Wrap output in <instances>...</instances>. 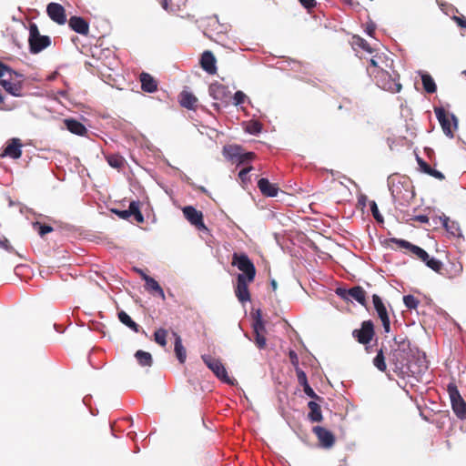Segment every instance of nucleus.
Masks as SVG:
<instances>
[{
    "instance_id": "nucleus-1",
    "label": "nucleus",
    "mask_w": 466,
    "mask_h": 466,
    "mask_svg": "<svg viewBox=\"0 0 466 466\" xmlns=\"http://www.w3.org/2000/svg\"><path fill=\"white\" fill-rule=\"evenodd\" d=\"M390 242L396 243L400 248L409 249L412 254H414L418 258H420L422 262H424L427 267L431 268L433 271L441 274L442 270V262L434 258H430L429 254L421 248L411 244L410 242L400 239V238H390Z\"/></svg>"
},
{
    "instance_id": "nucleus-2",
    "label": "nucleus",
    "mask_w": 466,
    "mask_h": 466,
    "mask_svg": "<svg viewBox=\"0 0 466 466\" xmlns=\"http://www.w3.org/2000/svg\"><path fill=\"white\" fill-rule=\"evenodd\" d=\"M231 265L241 271L238 276H241L248 281H254L256 278V268L246 253H233Z\"/></svg>"
},
{
    "instance_id": "nucleus-3",
    "label": "nucleus",
    "mask_w": 466,
    "mask_h": 466,
    "mask_svg": "<svg viewBox=\"0 0 466 466\" xmlns=\"http://www.w3.org/2000/svg\"><path fill=\"white\" fill-rule=\"evenodd\" d=\"M394 342L398 344V348L391 350L390 361L395 366L396 370H402L409 361L410 342L405 339L398 340L397 338H394Z\"/></svg>"
},
{
    "instance_id": "nucleus-4",
    "label": "nucleus",
    "mask_w": 466,
    "mask_h": 466,
    "mask_svg": "<svg viewBox=\"0 0 466 466\" xmlns=\"http://www.w3.org/2000/svg\"><path fill=\"white\" fill-rule=\"evenodd\" d=\"M373 73V78L375 80L376 85L387 91L391 93H398L401 90V84L399 82V76H392L388 71L384 68L378 72Z\"/></svg>"
},
{
    "instance_id": "nucleus-5",
    "label": "nucleus",
    "mask_w": 466,
    "mask_h": 466,
    "mask_svg": "<svg viewBox=\"0 0 466 466\" xmlns=\"http://www.w3.org/2000/svg\"><path fill=\"white\" fill-rule=\"evenodd\" d=\"M28 43L30 52L32 54H38L51 45V38L48 35H40L36 24L31 23L29 25Z\"/></svg>"
},
{
    "instance_id": "nucleus-6",
    "label": "nucleus",
    "mask_w": 466,
    "mask_h": 466,
    "mask_svg": "<svg viewBox=\"0 0 466 466\" xmlns=\"http://www.w3.org/2000/svg\"><path fill=\"white\" fill-rule=\"evenodd\" d=\"M448 393L451 402V408L456 416L463 420L466 418V402L461 396L456 385H448Z\"/></svg>"
},
{
    "instance_id": "nucleus-7",
    "label": "nucleus",
    "mask_w": 466,
    "mask_h": 466,
    "mask_svg": "<svg viewBox=\"0 0 466 466\" xmlns=\"http://www.w3.org/2000/svg\"><path fill=\"white\" fill-rule=\"evenodd\" d=\"M435 115L439 120L443 133L452 138L454 137L452 130V124L457 127V118L454 115H450L443 107H436Z\"/></svg>"
},
{
    "instance_id": "nucleus-8",
    "label": "nucleus",
    "mask_w": 466,
    "mask_h": 466,
    "mask_svg": "<svg viewBox=\"0 0 466 466\" xmlns=\"http://www.w3.org/2000/svg\"><path fill=\"white\" fill-rule=\"evenodd\" d=\"M375 336L374 324L371 320H364L360 329L352 331V337L362 345H368Z\"/></svg>"
},
{
    "instance_id": "nucleus-9",
    "label": "nucleus",
    "mask_w": 466,
    "mask_h": 466,
    "mask_svg": "<svg viewBox=\"0 0 466 466\" xmlns=\"http://www.w3.org/2000/svg\"><path fill=\"white\" fill-rule=\"evenodd\" d=\"M202 360L204 363L214 372V374L222 381L228 383V384H233L230 378L228 375V372L222 364V362L210 356V355H203Z\"/></svg>"
},
{
    "instance_id": "nucleus-10",
    "label": "nucleus",
    "mask_w": 466,
    "mask_h": 466,
    "mask_svg": "<svg viewBox=\"0 0 466 466\" xmlns=\"http://www.w3.org/2000/svg\"><path fill=\"white\" fill-rule=\"evenodd\" d=\"M336 294L345 300H349L350 297L358 301L361 306L366 307L367 305L366 291L360 286H355L349 289L338 288L336 289Z\"/></svg>"
},
{
    "instance_id": "nucleus-11",
    "label": "nucleus",
    "mask_w": 466,
    "mask_h": 466,
    "mask_svg": "<svg viewBox=\"0 0 466 466\" xmlns=\"http://www.w3.org/2000/svg\"><path fill=\"white\" fill-rule=\"evenodd\" d=\"M372 302L376 313L382 323L384 332L389 333L390 331V319L386 306L381 298L377 294L372 296Z\"/></svg>"
},
{
    "instance_id": "nucleus-12",
    "label": "nucleus",
    "mask_w": 466,
    "mask_h": 466,
    "mask_svg": "<svg viewBox=\"0 0 466 466\" xmlns=\"http://www.w3.org/2000/svg\"><path fill=\"white\" fill-rule=\"evenodd\" d=\"M187 220L198 230H208L204 224L203 213L192 206H187L182 209Z\"/></svg>"
},
{
    "instance_id": "nucleus-13",
    "label": "nucleus",
    "mask_w": 466,
    "mask_h": 466,
    "mask_svg": "<svg viewBox=\"0 0 466 466\" xmlns=\"http://www.w3.org/2000/svg\"><path fill=\"white\" fill-rule=\"evenodd\" d=\"M312 432L319 440V446L324 449H330L335 444L336 439L334 434L321 426H315L312 428Z\"/></svg>"
},
{
    "instance_id": "nucleus-14",
    "label": "nucleus",
    "mask_w": 466,
    "mask_h": 466,
    "mask_svg": "<svg viewBox=\"0 0 466 466\" xmlns=\"http://www.w3.org/2000/svg\"><path fill=\"white\" fill-rule=\"evenodd\" d=\"M23 144L19 138H11L6 142V145L0 154L1 157H10L18 159L22 156Z\"/></svg>"
},
{
    "instance_id": "nucleus-15",
    "label": "nucleus",
    "mask_w": 466,
    "mask_h": 466,
    "mask_svg": "<svg viewBox=\"0 0 466 466\" xmlns=\"http://www.w3.org/2000/svg\"><path fill=\"white\" fill-rule=\"evenodd\" d=\"M208 93L213 99L224 103H228V100L230 98L231 95L228 87L218 82L212 83L209 86Z\"/></svg>"
},
{
    "instance_id": "nucleus-16",
    "label": "nucleus",
    "mask_w": 466,
    "mask_h": 466,
    "mask_svg": "<svg viewBox=\"0 0 466 466\" xmlns=\"http://www.w3.org/2000/svg\"><path fill=\"white\" fill-rule=\"evenodd\" d=\"M114 212L123 219H127L130 216H134L135 220L137 223L144 222V217L140 211L139 201H131L127 210H114Z\"/></svg>"
},
{
    "instance_id": "nucleus-17",
    "label": "nucleus",
    "mask_w": 466,
    "mask_h": 466,
    "mask_svg": "<svg viewBox=\"0 0 466 466\" xmlns=\"http://www.w3.org/2000/svg\"><path fill=\"white\" fill-rule=\"evenodd\" d=\"M253 281H248L241 276H237V285L235 287V295L238 301L242 304L250 301V293L248 289V284Z\"/></svg>"
},
{
    "instance_id": "nucleus-18",
    "label": "nucleus",
    "mask_w": 466,
    "mask_h": 466,
    "mask_svg": "<svg viewBox=\"0 0 466 466\" xmlns=\"http://www.w3.org/2000/svg\"><path fill=\"white\" fill-rule=\"evenodd\" d=\"M400 183L395 184L393 183L390 187L391 194L394 198L397 200H404L408 201L409 199L413 198L412 187L409 181L405 182V185H402L403 190L400 187Z\"/></svg>"
},
{
    "instance_id": "nucleus-19",
    "label": "nucleus",
    "mask_w": 466,
    "mask_h": 466,
    "mask_svg": "<svg viewBox=\"0 0 466 466\" xmlns=\"http://www.w3.org/2000/svg\"><path fill=\"white\" fill-rule=\"evenodd\" d=\"M46 13L50 19L58 25H64L66 22V10L60 4H48Z\"/></svg>"
},
{
    "instance_id": "nucleus-20",
    "label": "nucleus",
    "mask_w": 466,
    "mask_h": 466,
    "mask_svg": "<svg viewBox=\"0 0 466 466\" xmlns=\"http://www.w3.org/2000/svg\"><path fill=\"white\" fill-rule=\"evenodd\" d=\"M441 275L448 279H455L463 271L462 263L459 260L449 261L445 268L442 267Z\"/></svg>"
},
{
    "instance_id": "nucleus-21",
    "label": "nucleus",
    "mask_w": 466,
    "mask_h": 466,
    "mask_svg": "<svg viewBox=\"0 0 466 466\" xmlns=\"http://www.w3.org/2000/svg\"><path fill=\"white\" fill-rule=\"evenodd\" d=\"M200 66L207 73L210 75L216 74V57L211 51L207 50L201 55Z\"/></svg>"
},
{
    "instance_id": "nucleus-22",
    "label": "nucleus",
    "mask_w": 466,
    "mask_h": 466,
    "mask_svg": "<svg viewBox=\"0 0 466 466\" xmlns=\"http://www.w3.org/2000/svg\"><path fill=\"white\" fill-rule=\"evenodd\" d=\"M69 27L83 35H87L89 32V25L88 23L80 16H71L68 21Z\"/></svg>"
},
{
    "instance_id": "nucleus-23",
    "label": "nucleus",
    "mask_w": 466,
    "mask_h": 466,
    "mask_svg": "<svg viewBox=\"0 0 466 466\" xmlns=\"http://www.w3.org/2000/svg\"><path fill=\"white\" fill-rule=\"evenodd\" d=\"M258 187L263 196L269 198L276 197L279 191L278 186L270 183L268 178H260L258 181Z\"/></svg>"
},
{
    "instance_id": "nucleus-24",
    "label": "nucleus",
    "mask_w": 466,
    "mask_h": 466,
    "mask_svg": "<svg viewBox=\"0 0 466 466\" xmlns=\"http://www.w3.org/2000/svg\"><path fill=\"white\" fill-rule=\"evenodd\" d=\"M139 79L143 91L153 93L157 90V82L150 74L143 72L140 74Z\"/></svg>"
},
{
    "instance_id": "nucleus-25",
    "label": "nucleus",
    "mask_w": 466,
    "mask_h": 466,
    "mask_svg": "<svg viewBox=\"0 0 466 466\" xmlns=\"http://www.w3.org/2000/svg\"><path fill=\"white\" fill-rule=\"evenodd\" d=\"M383 65H386L385 56L376 54L370 60V65L367 66V72L370 76H373L374 72H378L383 68Z\"/></svg>"
},
{
    "instance_id": "nucleus-26",
    "label": "nucleus",
    "mask_w": 466,
    "mask_h": 466,
    "mask_svg": "<svg viewBox=\"0 0 466 466\" xmlns=\"http://www.w3.org/2000/svg\"><path fill=\"white\" fill-rule=\"evenodd\" d=\"M179 103L181 106L187 109H195L198 104V98L189 91L183 90L179 94Z\"/></svg>"
},
{
    "instance_id": "nucleus-27",
    "label": "nucleus",
    "mask_w": 466,
    "mask_h": 466,
    "mask_svg": "<svg viewBox=\"0 0 466 466\" xmlns=\"http://www.w3.org/2000/svg\"><path fill=\"white\" fill-rule=\"evenodd\" d=\"M142 278L146 281L145 287L147 290L152 292L153 294L158 295L162 299L165 298L164 290L156 279L144 273H142Z\"/></svg>"
},
{
    "instance_id": "nucleus-28",
    "label": "nucleus",
    "mask_w": 466,
    "mask_h": 466,
    "mask_svg": "<svg viewBox=\"0 0 466 466\" xmlns=\"http://www.w3.org/2000/svg\"><path fill=\"white\" fill-rule=\"evenodd\" d=\"M173 336L175 338V354L178 360V361L183 364L186 361L187 359V351L184 346L182 345V339L181 337L176 332L173 331Z\"/></svg>"
},
{
    "instance_id": "nucleus-29",
    "label": "nucleus",
    "mask_w": 466,
    "mask_h": 466,
    "mask_svg": "<svg viewBox=\"0 0 466 466\" xmlns=\"http://www.w3.org/2000/svg\"><path fill=\"white\" fill-rule=\"evenodd\" d=\"M65 124L66 128L73 134L77 136H85L87 133L86 127L76 119H66Z\"/></svg>"
},
{
    "instance_id": "nucleus-30",
    "label": "nucleus",
    "mask_w": 466,
    "mask_h": 466,
    "mask_svg": "<svg viewBox=\"0 0 466 466\" xmlns=\"http://www.w3.org/2000/svg\"><path fill=\"white\" fill-rule=\"evenodd\" d=\"M308 407L309 409V412L308 414V419L311 422H320L323 420L322 412L320 406L313 400H310L308 403Z\"/></svg>"
},
{
    "instance_id": "nucleus-31",
    "label": "nucleus",
    "mask_w": 466,
    "mask_h": 466,
    "mask_svg": "<svg viewBox=\"0 0 466 466\" xmlns=\"http://www.w3.org/2000/svg\"><path fill=\"white\" fill-rule=\"evenodd\" d=\"M242 147L236 145H230L228 147H224L223 153L228 159L232 161L233 163H237L238 157L240 156V151Z\"/></svg>"
},
{
    "instance_id": "nucleus-32",
    "label": "nucleus",
    "mask_w": 466,
    "mask_h": 466,
    "mask_svg": "<svg viewBox=\"0 0 466 466\" xmlns=\"http://www.w3.org/2000/svg\"><path fill=\"white\" fill-rule=\"evenodd\" d=\"M135 358L142 367H151L153 364V358L149 352L139 350L135 353Z\"/></svg>"
},
{
    "instance_id": "nucleus-33",
    "label": "nucleus",
    "mask_w": 466,
    "mask_h": 466,
    "mask_svg": "<svg viewBox=\"0 0 466 466\" xmlns=\"http://www.w3.org/2000/svg\"><path fill=\"white\" fill-rule=\"evenodd\" d=\"M421 81L424 90L429 94H433L437 90L434 79L428 73L421 74Z\"/></svg>"
},
{
    "instance_id": "nucleus-34",
    "label": "nucleus",
    "mask_w": 466,
    "mask_h": 466,
    "mask_svg": "<svg viewBox=\"0 0 466 466\" xmlns=\"http://www.w3.org/2000/svg\"><path fill=\"white\" fill-rule=\"evenodd\" d=\"M108 165L114 168H123L126 163L125 158L119 154H109L106 156Z\"/></svg>"
},
{
    "instance_id": "nucleus-35",
    "label": "nucleus",
    "mask_w": 466,
    "mask_h": 466,
    "mask_svg": "<svg viewBox=\"0 0 466 466\" xmlns=\"http://www.w3.org/2000/svg\"><path fill=\"white\" fill-rule=\"evenodd\" d=\"M1 85L9 94L15 96H21L22 87L19 84L13 83L10 80L3 79L1 80Z\"/></svg>"
},
{
    "instance_id": "nucleus-36",
    "label": "nucleus",
    "mask_w": 466,
    "mask_h": 466,
    "mask_svg": "<svg viewBox=\"0 0 466 466\" xmlns=\"http://www.w3.org/2000/svg\"><path fill=\"white\" fill-rule=\"evenodd\" d=\"M118 319L135 332L139 331V325L137 324L127 312L123 310L118 312Z\"/></svg>"
},
{
    "instance_id": "nucleus-37",
    "label": "nucleus",
    "mask_w": 466,
    "mask_h": 466,
    "mask_svg": "<svg viewBox=\"0 0 466 466\" xmlns=\"http://www.w3.org/2000/svg\"><path fill=\"white\" fill-rule=\"evenodd\" d=\"M373 365L382 372H385L387 370V365L385 362L384 351L382 349H380L377 352V355L373 359Z\"/></svg>"
},
{
    "instance_id": "nucleus-38",
    "label": "nucleus",
    "mask_w": 466,
    "mask_h": 466,
    "mask_svg": "<svg viewBox=\"0 0 466 466\" xmlns=\"http://www.w3.org/2000/svg\"><path fill=\"white\" fill-rule=\"evenodd\" d=\"M245 131L251 135H258L262 131V124L258 120H250L246 124Z\"/></svg>"
},
{
    "instance_id": "nucleus-39",
    "label": "nucleus",
    "mask_w": 466,
    "mask_h": 466,
    "mask_svg": "<svg viewBox=\"0 0 466 466\" xmlns=\"http://www.w3.org/2000/svg\"><path fill=\"white\" fill-rule=\"evenodd\" d=\"M167 330L165 329H158L154 333V340L161 347H165L167 345Z\"/></svg>"
},
{
    "instance_id": "nucleus-40",
    "label": "nucleus",
    "mask_w": 466,
    "mask_h": 466,
    "mask_svg": "<svg viewBox=\"0 0 466 466\" xmlns=\"http://www.w3.org/2000/svg\"><path fill=\"white\" fill-rule=\"evenodd\" d=\"M443 226L451 235L454 237L460 236V228L456 222L451 221L446 218L443 221Z\"/></svg>"
},
{
    "instance_id": "nucleus-41",
    "label": "nucleus",
    "mask_w": 466,
    "mask_h": 466,
    "mask_svg": "<svg viewBox=\"0 0 466 466\" xmlns=\"http://www.w3.org/2000/svg\"><path fill=\"white\" fill-rule=\"evenodd\" d=\"M404 305L410 309H416L420 304V300L412 295L403 297Z\"/></svg>"
},
{
    "instance_id": "nucleus-42",
    "label": "nucleus",
    "mask_w": 466,
    "mask_h": 466,
    "mask_svg": "<svg viewBox=\"0 0 466 466\" xmlns=\"http://www.w3.org/2000/svg\"><path fill=\"white\" fill-rule=\"evenodd\" d=\"M353 45L362 48L363 50H366L370 54L373 53V49L370 47L369 43L365 39H363L360 36L353 37Z\"/></svg>"
},
{
    "instance_id": "nucleus-43",
    "label": "nucleus",
    "mask_w": 466,
    "mask_h": 466,
    "mask_svg": "<svg viewBox=\"0 0 466 466\" xmlns=\"http://www.w3.org/2000/svg\"><path fill=\"white\" fill-rule=\"evenodd\" d=\"M34 228L38 232L41 237H44L47 233L52 232L54 229L51 226L35 222L33 225Z\"/></svg>"
},
{
    "instance_id": "nucleus-44",
    "label": "nucleus",
    "mask_w": 466,
    "mask_h": 466,
    "mask_svg": "<svg viewBox=\"0 0 466 466\" xmlns=\"http://www.w3.org/2000/svg\"><path fill=\"white\" fill-rule=\"evenodd\" d=\"M253 331L254 333L266 332L265 325L259 314L253 323Z\"/></svg>"
},
{
    "instance_id": "nucleus-45",
    "label": "nucleus",
    "mask_w": 466,
    "mask_h": 466,
    "mask_svg": "<svg viewBox=\"0 0 466 466\" xmlns=\"http://www.w3.org/2000/svg\"><path fill=\"white\" fill-rule=\"evenodd\" d=\"M256 155L253 152H246L244 153L242 150L240 151V156L238 158V164H244L249 160L254 159Z\"/></svg>"
},
{
    "instance_id": "nucleus-46",
    "label": "nucleus",
    "mask_w": 466,
    "mask_h": 466,
    "mask_svg": "<svg viewBox=\"0 0 466 466\" xmlns=\"http://www.w3.org/2000/svg\"><path fill=\"white\" fill-rule=\"evenodd\" d=\"M6 73L9 74L10 78H12L13 75H15L16 76H21V75H19L17 72L14 71L9 66H7L0 62V77L4 76Z\"/></svg>"
},
{
    "instance_id": "nucleus-47",
    "label": "nucleus",
    "mask_w": 466,
    "mask_h": 466,
    "mask_svg": "<svg viewBox=\"0 0 466 466\" xmlns=\"http://www.w3.org/2000/svg\"><path fill=\"white\" fill-rule=\"evenodd\" d=\"M247 98L248 97L245 93H243L242 91H237L233 96V104L235 106H240L246 101Z\"/></svg>"
},
{
    "instance_id": "nucleus-48",
    "label": "nucleus",
    "mask_w": 466,
    "mask_h": 466,
    "mask_svg": "<svg viewBox=\"0 0 466 466\" xmlns=\"http://www.w3.org/2000/svg\"><path fill=\"white\" fill-rule=\"evenodd\" d=\"M255 334V343L259 349H264L266 347V338L265 332H258Z\"/></svg>"
},
{
    "instance_id": "nucleus-49",
    "label": "nucleus",
    "mask_w": 466,
    "mask_h": 466,
    "mask_svg": "<svg viewBox=\"0 0 466 466\" xmlns=\"http://www.w3.org/2000/svg\"><path fill=\"white\" fill-rule=\"evenodd\" d=\"M370 210H371L372 216L378 222H383V217L380 213L378 206L375 201H371Z\"/></svg>"
},
{
    "instance_id": "nucleus-50",
    "label": "nucleus",
    "mask_w": 466,
    "mask_h": 466,
    "mask_svg": "<svg viewBox=\"0 0 466 466\" xmlns=\"http://www.w3.org/2000/svg\"><path fill=\"white\" fill-rule=\"evenodd\" d=\"M303 391L305 392L306 395H308L309 398L311 399H314V400H318L319 401L322 400V398L319 397V395H317L315 393V391L312 390V388L309 386V384H306V385H303Z\"/></svg>"
},
{
    "instance_id": "nucleus-51",
    "label": "nucleus",
    "mask_w": 466,
    "mask_h": 466,
    "mask_svg": "<svg viewBox=\"0 0 466 466\" xmlns=\"http://www.w3.org/2000/svg\"><path fill=\"white\" fill-rule=\"evenodd\" d=\"M296 374L299 383L303 386L308 384V379L306 373L299 368H297Z\"/></svg>"
},
{
    "instance_id": "nucleus-52",
    "label": "nucleus",
    "mask_w": 466,
    "mask_h": 466,
    "mask_svg": "<svg viewBox=\"0 0 466 466\" xmlns=\"http://www.w3.org/2000/svg\"><path fill=\"white\" fill-rule=\"evenodd\" d=\"M253 169V167L249 166L248 167H245L241 169L238 173V177L241 179L242 182H246L248 180V174Z\"/></svg>"
},
{
    "instance_id": "nucleus-53",
    "label": "nucleus",
    "mask_w": 466,
    "mask_h": 466,
    "mask_svg": "<svg viewBox=\"0 0 466 466\" xmlns=\"http://www.w3.org/2000/svg\"><path fill=\"white\" fill-rule=\"evenodd\" d=\"M289 360H290L292 366H294L295 370H297V368H299V357H298V354L294 350L289 351Z\"/></svg>"
},
{
    "instance_id": "nucleus-54",
    "label": "nucleus",
    "mask_w": 466,
    "mask_h": 466,
    "mask_svg": "<svg viewBox=\"0 0 466 466\" xmlns=\"http://www.w3.org/2000/svg\"><path fill=\"white\" fill-rule=\"evenodd\" d=\"M161 6L163 7V9H165L166 11H167L169 13H174L175 12V9L172 6V1L171 0H162L161 1Z\"/></svg>"
},
{
    "instance_id": "nucleus-55",
    "label": "nucleus",
    "mask_w": 466,
    "mask_h": 466,
    "mask_svg": "<svg viewBox=\"0 0 466 466\" xmlns=\"http://www.w3.org/2000/svg\"><path fill=\"white\" fill-rule=\"evenodd\" d=\"M418 164H419L420 167L421 168V170L424 173L429 175V173H430V171L431 169V166L429 164H427L423 159H421L420 157L418 158Z\"/></svg>"
},
{
    "instance_id": "nucleus-56",
    "label": "nucleus",
    "mask_w": 466,
    "mask_h": 466,
    "mask_svg": "<svg viewBox=\"0 0 466 466\" xmlns=\"http://www.w3.org/2000/svg\"><path fill=\"white\" fill-rule=\"evenodd\" d=\"M299 3L307 9L313 8L316 5L315 0H299Z\"/></svg>"
},
{
    "instance_id": "nucleus-57",
    "label": "nucleus",
    "mask_w": 466,
    "mask_h": 466,
    "mask_svg": "<svg viewBox=\"0 0 466 466\" xmlns=\"http://www.w3.org/2000/svg\"><path fill=\"white\" fill-rule=\"evenodd\" d=\"M11 109H13V106H7L5 103V96L0 93V110L7 111Z\"/></svg>"
},
{
    "instance_id": "nucleus-58",
    "label": "nucleus",
    "mask_w": 466,
    "mask_h": 466,
    "mask_svg": "<svg viewBox=\"0 0 466 466\" xmlns=\"http://www.w3.org/2000/svg\"><path fill=\"white\" fill-rule=\"evenodd\" d=\"M453 19L460 27L466 28V18L463 16H454Z\"/></svg>"
},
{
    "instance_id": "nucleus-59",
    "label": "nucleus",
    "mask_w": 466,
    "mask_h": 466,
    "mask_svg": "<svg viewBox=\"0 0 466 466\" xmlns=\"http://www.w3.org/2000/svg\"><path fill=\"white\" fill-rule=\"evenodd\" d=\"M429 175L441 180L444 178V175L441 172L433 168L431 169Z\"/></svg>"
},
{
    "instance_id": "nucleus-60",
    "label": "nucleus",
    "mask_w": 466,
    "mask_h": 466,
    "mask_svg": "<svg viewBox=\"0 0 466 466\" xmlns=\"http://www.w3.org/2000/svg\"><path fill=\"white\" fill-rule=\"evenodd\" d=\"M414 220L420 223H428L429 218L426 215H419L414 218Z\"/></svg>"
},
{
    "instance_id": "nucleus-61",
    "label": "nucleus",
    "mask_w": 466,
    "mask_h": 466,
    "mask_svg": "<svg viewBox=\"0 0 466 466\" xmlns=\"http://www.w3.org/2000/svg\"><path fill=\"white\" fill-rule=\"evenodd\" d=\"M366 32L369 35L372 36L374 32H375V28L374 26L372 25H368L367 28H366Z\"/></svg>"
},
{
    "instance_id": "nucleus-62",
    "label": "nucleus",
    "mask_w": 466,
    "mask_h": 466,
    "mask_svg": "<svg viewBox=\"0 0 466 466\" xmlns=\"http://www.w3.org/2000/svg\"><path fill=\"white\" fill-rule=\"evenodd\" d=\"M270 285H271V288H272V290L273 291H276L277 289H278V283L275 279H271L270 280Z\"/></svg>"
},
{
    "instance_id": "nucleus-63",
    "label": "nucleus",
    "mask_w": 466,
    "mask_h": 466,
    "mask_svg": "<svg viewBox=\"0 0 466 466\" xmlns=\"http://www.w3.org/2000/svg\"><path fill=\"white\" fill-rule=\"evenodd\" d=\"M464 73H465V75H466V71H465Z\"/></svg>"
}]
</instances>
